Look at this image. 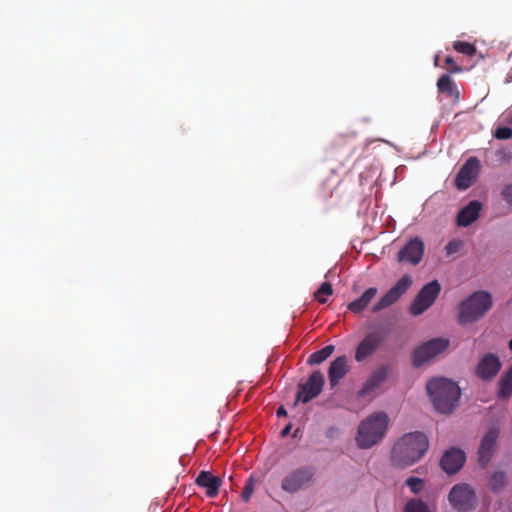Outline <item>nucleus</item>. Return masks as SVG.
Segmentation results:
<instances>
[{
  "instance_id": "obj_8",
  "label": "nucleus",
  "mask_w": 512,
  "mask_h": 512,
  "mask_svg": "<svg viewBox=\"0 0 512 512\" xmlns=\"http://www.w3.org/2000/svg\"><path fill=\"white\" fill-rule=\"evenodd\" d=\"M325 378L320 370L312 372L305 383L298 384V392L296 395V402L308 403L317 396H319L323 390Z\"/></svg>"
},
{
  "instance_id": "obj_4",
  "label": "nucleus",
  "mask_w": 512,
  "mask_h": 512,
  "mask_svg": "<svg viewBox=\"0 0 512 512\" xmlns=\"http://www.w3.org/2000/svg\"><path fill=\"white\" fill-rule=\"evenodd\" d=\"M492 304L490 293L483 290L474 292L459 305V324L466 325L478 321L490 310Z\"/></svg>"
},
{
  "instance_id": "obj_6",
  "label": "nucleus",
  "mask_w": 512,
  "mask_h": 512,
  "mask_svg": "<svg viewBox=\"0 0 512 512\" xmlns=\"http://www.w3.org/2000/svg\"><path fill=\"white\" fill-rule=\"evenodd\" d=\"M448 500L455 510L466 512L475 507L476 494L468 484H456L451 489Z\"/></svg>"
},
{
  "instance_id": "obj_13",
  "label": "nucleus",
  "mask_w": 512,
  "mask_h": 512,
  "mask_svg": "<svg viewBox=\"0 0 512 512\" xmlns=\"http://www.w3.org/2000/svg\"><path fill=\"white\" fill-rule=\"evenodd\" d=\"M480 169V161L476 157H470L460 168L454 183L457 189L466 190L476 180Z\"/></svg>"
},
{
  "instance_id": "obj_27",
  "label": "nucleus",
  "mask_w": 512,
  "mask_h": 512,
  "mask_svg": "<svg viewBox=\"0 0 512 512\" xmlns=\"http://www.w3.org/2000/svg\"><path fill=\"white\" fill-rule=\"evenodd\" d=\"M453 48L461 53V54H464L466 56H474L476 54V47L475 45L469 43V42H465V41H455L453 43Z\"/></svg>"
},
{
  "instance_id": "obj_2",
  "label": "nucleus",
  "mask_w": 512,
  "mask_h": 512,
  "mask_svg": "<svg viewBox=\"0 0 512 512\" xmlns=\"http://www.w3.org/2000/svg\"><path fill=\"white\" fill-rule=\"evenodd\" d=\"M426 388L435 409L440 413H451L458 405L461 391L456 382L435 378L427 383Z\"/></svg>"
},
{
  "instance_id": "obj_7",
  "label": "nucleus",
  "mask_w": 512,
  "mask_h": 512,
  "mask_svg": "<svg viewBox=\"0 0 512 512\" xmlns=\"http://www.w3.org/2000/svg\"><path fill=\"white\" fill-rule=\"evenodd\" d=\"M448 346L449 340L443 338H435L423 343L413 352V365L420 367L425 362L444 352Z\"/></svg>"
},
{
  "instance_id": "obj_28",
  "label": "nucleus",
  "mask_w": 512,
  "mask_h": 512,
  "mask_svg": "<svg viewBox=\"0 0 512 512\" xmlns=\"http://www.w3.org/2000/svg\"><path fill=\"white\" fill-rule=\"evenodd\" d=\"M404 512H430L427 504L421 500L412 499L407 502Z\"/></svg>"
},
{
  "instance_id": "obj_20",
  "label": "nucleus",
  "mask_w": 512,
  "mask_h": 512,
  "mask_svg": "<svg viewBox=\"0 0 512 512\" xmlns=\"http://www.w3.org/2000/svg\"><path fill=\"white\" fill-rule=\"evenodd\" d=\"M482 204L473 200L468 203L465 207H463L457 215V224L461 227H467L471 225L478 217L481 211Z\"/></svg>"
},
{
  "instance_id": "obj_15",
  "label": "nucleus",
  "mask_w": 512,
  "mask_h": 512,
  "mask_svg": "<svg viewBox=\"0 0 512 512\" xmlns=\"http://www.w3.org/2000/svg\"><path fill=\"white\" fill-rule=\"evenodd\" d=\"M466 455L459 448L448 449L440 460L441 468L449 475L456 474L464 465Z\"/></svg>"
},
{
  "instance_id": "obj_22",
  "label": "nucleus",
  "mask_w": 512,
  "mask_h": 512,
  "mask_svg": "<svg viewBox=\"0 0 512 512\" xmlns=\"http://www.w3.org/2000/svg\"><path fill=\"white\" fill-rule=\"evenodd\" d=\"M377 294V288L370 287L364 291V293L354 301L348 304V310L354 314H360L363 312L368 305L371 303L373 298Z\"/></svg>"
},
{
  "instance_id": "obj_32",
  "label": "nucleus",
  "mask_w": 512,
  "mask_h": 512,
  "mask_svg": "<svg viewBox=\"0 0 512 512\" xmlns=\"http://www.w3.org/2000/svg\"><path fill=\"white\" fill-rule=\"evenodd\" d=\"M406 485L411 489L413 493H418L423 487V480L417 477H409L406 480Z\"/></svg>"
},
{
  "instance_id": "obj_1",
  "label": "nucleus",
  "mask_w": 512,
  "mask_h": 512,
  "mask_svg": "<svg viewBox=\"0 0 512 512\" xmlns=\"http://www.w3.org/2000/svg\"><path fill=\"white\" fill-rule=\"evenodd\" d=\"M429 442L421 432L402 436L392 449L391 459L397 467H407L416 463L427 451Z\"/></svg>"
},
{
  "instance_id": "obj_17",
  "label": "nucleus",
  "mask_w": 512,
  "mask_h": 512,
  "mask_svg": "<svg viewBox=\"0 0 512 512\" xmlns=\"http://www.w3.org/2000/svg\"><path fill=\"white\" fill-rule=\"evenodd\" d=\"M389 374L388 366H381L374 370L368 379L363 384L362 388L358 391L359 397H365L370 395L376 389H378L382 383L387 379Z\"/></svg>"
},
{
  "instance_id": "obj_19",
  "label": "nucleus",
  "mask_w": 512,
  "mask_h": 512,
  "mask_svg": "<svg viewBox=\"0 0 512 512\" xmlns=\"http://www.w3.org/2000/svg\"><path fill=\"white\" fill-rule=\"evenodd\" d=\"M195 483L198 486L205 488L207 497L214 498L219 493V489L222 485V480L221 478L214 476L209 471H201L198 474Z\"/></svg>"
},
{
  "instance_id": "obj_35",
  "label": "nucleus",
  "mask_w": 512,
  "mask_h": 512,
  "mask_svg": "<svg viewBox=\"0 0 512 512\" xmlns=\"http://www.w3.org/2000/svg\"><path fill=\"white\" fill-rule=\"evenodd\" d=\"M501 196L505 202L512 206V183L506 184L501 190Z\"/></svg>"
},
{
  "instance_id": "obj_11",
  "label": "nucleus",
  "mask_w": 512,
  "mask_h": 512,
  "mask_svg": "<svg viewBox=\"0 0 512 512\" xmlns=\"http://www.w3.org/2000/svg\"><path fill=\"white\" fill-rule=\"evenodd\" d=\"M411 284L412 279L409 275L402 276L397 283L391 287L372 307V312L378 313L397 302L398 299L409 289Z\"/></svg>"
},
{
  "instance_id": "obj_10",
  "label": "nucleus",
  "mask_w": 512,
  "mask_h": 512,
  "mask_svg": "<svg viewBox=\"0 0 512 512\" xmlns=\"http://www.w3.org/2000/svg\"><path fill=\"white\" fill-rule=\"evenodd\" d=\"M501 368L502 362L499 356L489 352L479 358L474 374L482 381L490 382L498 375Z\"/></svg>"
},
{
  "instance_id": "obj_5",
  "label": "nucleus",
  "mask_w": 512,
  "mask_h": 512,
  "mask_svg": "<svg viewBox=\"0 0 512 512\" xmlns=\"http://www.w3.org/2000/svg\"><path fill=\"white\" fill-rule=\"evenodd\" d=\"M441 292L438 280L425 284L413 299L409 311L414 316H419L428 310Z\"/></svg>"
},
{
  "instance_id": "obj_34",
  "label": "nucleus",
  "mask_w": 512,
  "mask_h": 512,
  "mask_svg": "<svg viewBox=\"0 0 512 512\" xmlns=\"http://www.w3.org/2000/svg\"><path fill=\"white\" fill-rule=\"evenodd\" d=\"M445 64L448 66L450 73H459L462 71V67L459 66L451 56L445 58Z\"/></svg>"
},
{
  "instance_id": "obj_39",
  "label": "nucleus",
  "mask_w": 512,
  "mask_h": 512,
  "mask_svg": "<svg viewBox=\"0 0 512 512\" xmlns=\"http://www.w3.org/2000/svg\"><path fill=\"white\" fill-rule=\"evenodd\" d=\"M438 60H439V58H438V56H436L435 59H434L435 66H438Z\"/></svg>"
},
{
  "instance_id": "obj_21",
  "label": "nucleus",
  "mask_w": 512,
  "mask_h": 512,
  "mask_svg": "<svg viewBox=\"0 0 512 512\" xmlns=\"http://www.w3.org/2000/svg\"><path fill=\"white\" fill-rule=\"evenodd\" d=\"M355 138L351 135H339L333 141L330 147L331 154L336 153L343 148V155L345 158L350 157L355 150Z\"/></svg>"
},
{
  "instance_id": "obj_25",
  "label": "nucleus",
  "mask_w": 512,
  "mask_h": 512,
  "mask_svg": "<svg viewBox=\"0 0 512 512\" xmlns=\"http://www.w3.org/2000/svg\"><path fill=\"white\" fill-rule=\"evenodd\" d=\"M437 88H438L439 92L445 93L449 96H452V95L458 93L456 90V85H455L454 81L447 74L442 75L438 79Z\"/></svg>"
},
{
  "instance_id": "obj_40",
  "label": "nucleus",
  "mask_w": 512,
  "mask_h": 512,
  "mask_svg": "<svg viewBox=\"0 0 512 512\" xmlns=\"http://www.w3.org/2000/svg\"><path fill=\"white\" fill-rule=\"evenodd\" d=\"M508 347H509V349L512 351V339L509 341V343H508Z\"/></svg>"
},
{
  "instance_id": "obj_31",
  "label": "nucleus",
  "mask_w": 512,
  "mask_h": 512,
  "mask_svg": "<svg viewBox=\"0 0 512 512\" xmlns=\"http://www.w3.org/2000/svg\"><path fill=\"white\" fill-rule=\"evenodd\" d=\"M494 137L499 140H508L512 138V129L510 127H498L494 132Z\"/></svg>"
},
{
  "instance_id": "obj_24",
  "label": "nucleus",
  "mask_w": 512,
  "mask_h": 512,
  "mask_svg": "<svg viewBox=\"0 0 512 512\" xmlns=\"http://www.w3.org/2000/svg\"><path fill=\"white\" fill-rule=\"evenodd\" d=\"M334 350V345H326L322 349L312 353L307 359V364L312 366L323 363L333 354Z\"/></svg>"
},
{
  "instance_id": "obj_3",
  "label": "nucleus",
  "mask_w": 512,
  "mask_h": 512,
  "mask_svg": "<svg viewBox=\"0 0 512 512\" xmlns=\"http://www.w3.org/2000/svg\"><path fill=\"white\" fill-rule=\"evenodd\" d=\"M388 421V416L384 412L373 413L363 420L358 427L357 445L362 449H368L377 444L386 433Z\"/></svg>"
},
{
  "instance_id": "obj_33",
  "label": "nucleus",
  "mask_w": 512,
  "mask_h": 512,
  "mask_svg": "<svg viewBox=\"0 0 512 512\" xmlns=\"http://www.w3.org/2000/svg\"><path fill=\"white\" fill-rule=\"evenodd\" d=\"M461 241L460 240H451L447 243L445 246V252L447 256H450L452 254L457 253L460 250L461 247Z\"/></svg>"
},
{
  "instance_id": "obj_18",
  "label": "nucleus",
  "mask_w": 512,
  "mask_h": 512,
  "mask_svg": "<svg viewBox=\"0 0 512 512\" xmlns=\"http://www.w3.org/2000/svg\"><path fill=\"white\" fill-rule=\"evenodd\" d=\"M349 372L348 359L345 355L335 358L328 368V379L331 388L336 387Z\"/></svg>"
},
{
  "instance_id": "obj_36",
  "label": "nucleus",
  "mask_w": 512,
  "mask_h": 512,
  "mask_svg": "<svg viewBox=\"0 0 512 512\" xmlns=\"http://www.w3.org/2000/svg\"><path fill=\"white\" fill-rule=\"evenodd\" d=\"M331 192H332V189L328 185H326V184L322 185V193L324 196H329L331 194Z\"/></svg>"
},
{
  "instance_id": "obj_30",
  "label": "nucleus",
  "mask_w": 512,
  "mask_h": 512,
  "mask_svg": "<svg viewBox=\"0 0 512 512\" xmlns=\"http://www.w3.org/2000/svg\"><path fill=\"white\" fill-rule=\"evenodd\" d=\"M254 492V480L252 477H250L246 483H245V486L243 488V491L241 493V499L244 501V502H248L251 498V495L253 494Z\"/></svg>"
},
{
  "instance_id": "obj_14",
  "label": "nucleus",
  "mask_w": 512,
  "mask_h": 512,
  "mask_svg": "<svg viewBox=\"0 0 512 512\" xmlns=\"http://www.w3.org/2000/svg\"><path fill=\"white\" fill-rule=\"evenodd\" d=\"M424 250V242L419 237L412 238L398 252L397 260L399 262L417 265L423 258Z\"/></svg>"
},
{
  "instance_id": "obj_16",
  "label": "nucleus",
  "mask_w": 512,
  "mask_h": 512,
  "mask_svg": "<svg viewBox=\"0 0 512 512\" xmlns=\"http://www.w3.org/2000/svg\"><path fill=\"white\" fill-rule=\"evenodd\" d=\"M498 435V430L490 429L482 438L478 449L479 462L482 466H486L491 460L496 448Z\"/></svg>"
},
{
  "instance_id": "obj_23",
  "label": "nucleus",
  "mask_w": 512,
  "mask_h": 512,
  "mask_svg": "<svg viewBox=\"0 0 512 512\" xmlns=\"http://www.w3.org/2000/svg\"><path fill=\"white\" fill-rule=\"evenodd\" d=\"M498 386L497 396L499 399H508L512 395V366L502 374Z\"/></svg>"
},
{
  "instance_id": "obj_26",
  "label": "nucleus",
  "mask_w": 512,
  "mask_h": 512,
  "mask_svg": "<svg viewBox=\"0 0 512 512\" xmlns=\"http://www.w3.org/2000/svg\"><path fill=\"white\" fill-rule=\"evenodd\" d=\"M507 484V477L504 472L497 471L493 473L489 480L490 489L493 492L501 491Z\"/></svg>"
},
{
  "instance_id": "obj_38",
  "label": "nucleus",
  "mask_w": 512,
  "mask_h": 512,
  "mask_svg": "<svg viewBox=\"0 0 512 512\" xmlns=\"http://www.w3.org/2000/svg\"><path fill=\"white\" fill-rule=\"evenodd\" d=\"M290 430H291V424H288L287 426H285L283 428V430L281 431V435L282 436H287L289 433H290Z\"/></svg>"
},
{
  "instance_id": "obj_9",
  "label": "nucleus",
  "mask_w": 512,
  "mask_h": 512,
  "mask_svg": "<svg viewBox=\"0 0 512 512\" xmlns=\"http://www.w3.org/2000/svg\"><path fill=\"white\" fill-rule=\"evenodd\" d=\"M314 475L315 469L312 466L297 468L282 479L281 488L288 493L298 492L312 481Z\"/></svg>"
},
{
  "instance_id": "obj_37",
  "label": "nucleus",
  "mask_w": 512,
  "mask_h": 512,
  "mask_svg": "<svg viewBox=\"0 0 512 512\" xmlns=\"http://www.w3.org/2000/svg\"><path fill=\"white\" fill-rule=\"evenodd\" d=\"M286 415H287V412H286L285 408L283 406H280L277 409V416L281 417V416H286Z\"/></svg>"
},
{
  "instance_id": "obj_29",
  "label": "nucleus",
  "mask_w": 512,
  "mask_h": 512,
  "mask_svg": "<svg viewBox=\"0 0 512 512\" xmlns=\"http://www.w3.org/2000/svg\"><path fill=\"white\" fill-rule=\"evenodd\" d=\"M333 293L332 285L329 282H323L319 289L315 292L314 296L320 304L327 302L326 298H321V295H331Z\"/></svg>"
},
{
  "instance_id": "obj_12",
  "label": "nucleus",
  "mask_w": 512,
  "mask_h": 512,
  "mask_svg": "<svg viewBox=\"0 0 512 512\" xmlns=\"http://www.w3.org/2000/svg\"><path fill=\"white\" fill-rule=\"evenodd\" d=\"M384 336L379 331L368 333L357 345L355 350V360L363 362L372 356L383 344Z\"/></svg>"
}]
</instances>
